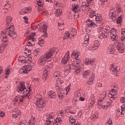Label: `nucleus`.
Here are the masks:
<instances>
[{"mask_svg": "<svg viewBox=\"0 0 125 125\" xmlns=\"http://www.w3.org/2000/svg\"><path fill=\"white\" fill-rule=\"evenodd\" d=\"M25 96H22L21 95H19L18 97H16L14 100V101L15 102H18L20 103L21 102H23V101H24V99H25Z\"/></svg>", "mask_w": 125, "mask_h": 125, "instance_id": "29", "label": "nucleus"}, {"mask_svg": "<svg viewBox=\"0 0 125 125\" xmlns=\"http://www.w3.org/2000/svg\"><path fill=\"white\" fill-rule=\"evenodd\" d=\"M69 32H66L65 33H64V36H63V39H68L69 38Z\"/></svg>", "mask_w": 125, "mask_h": 125, "instance_id": "43", "label": "nucleus"}, {"mask_svg": "<svg viewBox=\"0 0 125 125\" xmlns=\"http://www.w3.org/2000/svg\"><path fill=\"white\" fill-rule=\"evenodd\" d=\"M91 71L89 70H85L83 72V78H86L88 77L90 74H91Z\"/></svg>", "mask_w": 125, "mask_h": 125, "instance_id": "35", "label": "nucleus"}, {"mask_svg": "<svg viewBox=\"0 0 125 125\" xmlns=\"http://www.w3.org/2000/svg\"><path fill=\"white\" fill-rule=\"evenodd\" d=\"M122 21H123V20H122V16L119 17L117 19V24H120L121 22H122Z\"/></svg>", "mask_w": 125, "mask_h": 125, "instance_id": "45", "label": "nucleus"}, {"mask_svg": "<svg viewBox=\"0 0 125 125\" xmlns=\"http://www.w3.org/2000/svg\"><path fill=\"white\" fill-rule=\"evenodd\" d=\"M86 23L87 24V25H88L89 27H97L98 24H95V23L92 20H87V21H86Z\"/></svg>", "mask_w": 125, "mask_h": 125, "instance_id": "27", "label": "nucleus"}, {"mask_svg": "<svg viewBox=\"0 0 125 125\" xmlns=\"http://www.w3.org/2000/svg\"><path fill=\"white\" fill-rule=\"evenodd\" d=\"M69 122L71 123H74L76 122L75 119H74L72 116L69 117Z\"/></svg>", "mask_w": 125, "mask_h": 125, "instance_id": "47", "label": "nucleus"}, {"mask_svg": "<svg viewBox=\"0 0 125 125\" xmlns=\"http://www.w3.org/2000/svg\"><path fill=\"white\" fill-rule=\"evenodd\" d=\"M100 46V42L98 41H95L94 42V45H93V47L90 48V50H96V49H98V47Z\"/></svg>", "mask_w": 125, "mask_h": 125, "instance_id": "30", "label": "nucleus"}, {"mask_svg": "<svg viewBox=\"0 0 125 125\" xmlns=\"http://www.w3.org/2000/svg\"><path fill=\"white\" fill-rule=\"evenodd\" d=\"M64 21H62V22H59V29L60 30H62V26L63 25Z\"/></svg>", "mask_w": 125, "mask_h": 125, "instance_id": "46", "label": "nucleus"}, {"mask_svg": "<svg viewBox=\"0 0 125 125\" xmlns=\"http://www.w3.org/2000/svg\"><path fill=\"white\" fill-rule=\"evenodd\" d=\"M90 2H88V0L87 1V4L85 3V9L86 10L87 8H90Z\"/></svg>", "mask_w": 125, "mask_h": 125, "instance_id": "52", "label": "nucleus"}, {"mask_svg": "<svg viewBox=\"0 0 125 125\" xmlns=\"http://www.w3.org/2000/svg\"><path fill=\"white\" fill-rule=\"evenodd\" d=\"M79 101H85V98H83V97H80Z\"/></svg>", "mask_w": 125, "mask_h": 125, "instance_id": "62", "label": "nucleus"}, {"mask_svg": "<svg viewBox=\"0 0 125 125\" xmlns=\"http://www.w3.org/2000/svg\"><path fill=\"white\" fill-rule=\"evenodd\" d=\"M42 13L43 14H44V15L46 16H48V11H47L46 9H42Z\"/></svg>", "mask_w": 125, "mask_h": 125, "instance_id": "48", "label": "nucleus"}, {"mask_svg": "<svg viewBox=\"0 0 125 125\" xmlns=\"http://www.w3.org/2000/svg\"><path fill=\"white\" fill-rule=\"evenodd\" d=\"M106 123L107 124V125H112V121L111 120V119H109V120L106 122Z\"/></svg>", "mask_w": 125, "mask_h": 125, "instance_id": "54", "label": "nucleus"}, {"mask_svg": "<svg viewBox=\"0 0 125 125\" xmlns=\"http://www.w3.org/2000/svg\"><path fill=\"white\" fill-rule=\"evenodd\" d=\"M117 15V14L116 10H111L108 14V17L110 19V20H116Z\"/></svg>", "mask_w": 125, "mask_h": 125, "instance_id": "15", "label": "nucleus"}, {"mask_svg": "<svg viewBox=\"0 0 125 125\" xmlns=\"http://www.w3.org/2000/svg\"><path fill=\"white\" fill-rule=\"evenodd\" d=\"M95 101H94V100H90L89 102V106H94V105H95Z\"/></svg>", "mask_w": 125, "mask_h": 125, "instance_id": "42", "label": "nucleus"}, {"mask_svg": "<svg viewBox=\"0 0 125 125\" xmlns=\"http://www.w3.org/2000/svg\"><path fill=\"white\" fill-rule=\"evenodd\" d=\"M121 102L123 103V105L121 106V114L123 115L125 113V98L122 97L121 98Z\"/></svg>", "mask_w": 125, "mask_h": 125, "instance_id": "19", "label": "nucleus"}, {"mask_svg": "<svg viewBox=\"0 0 125 125\" xmlns=\"http://www.w3.org/2000/svg\"><path fill=\"white\" fill-rule=\"evenodd\" d=\"M14 111H15V113L12 116L13 118H14L16 120H17V118H18L20 116L21 114V112L17 108L15 109Z\"/></svg>", "mask_w": 125, "mask_h": 125, "instance_id": "20", "label": "nucleus"}, {"mask_svg": "<svg viewBox=\"0 0 125 125\" xmlns=\"http://www.w3.org/2000/svg\"><path fill=\"white\" fill-rule=\"evenodd\" d=\"M54 116L52 114H50L47 118L45 121V124L47 125H58L62 123V119L61 117H57L54 119Z\"/></svg>", "mask_w": 125, "mask_h": 125, "instance_id": "6", "label": "nucleus"}, {"mask_svg": "<svg viewBox=\"0 0 125 125\" xmlns=\"http://www.w3.org/2000/svg\"><path fill=\"white\" fill-rule=\"evenodd\" d=\"M44 37L43 36H42V37L40 38L39 39V42H38V44L39 46H43V44L44 43Z\"/></svg>", "mask_w": 125, "mask_h": 125, "instance_id": "34", "label": "nucleus"}, {"mask_svg": "<svg viewBox=\"0 0 125 125\" xmlns=\"http://www.w3.org/2000/svg\"><path fill=\"white\" fill-rule=\"evenodd\" d=\"M34 102L36 106L40 108L39 110L42 111L43 110V108L46 105V103L45 101L42 98V96L40 94L36 95L34 100Z\"/></svg>", "mask_w": 125, "mask_h": 125, "instance_id": "7", "label": "nucleus"}, {"mask_svg": "<svg viewBox=\"0 0 125 125\" xmlns=\"http://www.w3.org/2000/svg\"><path fill=\"white\" fill-rule=\"evenodd\" d=\"M116 48L120 53H124L125 52V47L123 44L118 43L117 45Z\"/></svg>", "mask_w": 125, "mask_h": 125, "instance_id": "17", "label": "nucleus"}, {"mask_svg": "<svg viewBox=\"0 0 125 125\" xmlns=\"http://www.w3.org/2000/svg\"><path fill=\"white\" fill-rule=\"evenodd\" d=\"M54 49H50L48 51L40 57L38 60V64L41 65H45L46 62H50L53 59V54H54Z\"/></svg>", "mask_w": 125, "mask_h": 125, "instance_id": "4", "label": "nucleus"}, {"mask_svg": "<svg viewBox=\"0 0 125 125\" xmlns=\"http://www.w3.org/2000/svg\"><path fill=\"white\" fill-rule=\"evenodd\" d=\"M95 75L94 73H92L89 79L87 82V84L91 85L93 82H94V79H95Z\"/></svg>", "mask_w": 125, "mask_h": 125, "instance_id": "31", "label": "nucleus"}, {"mask_svg": "<svg viewBox=\"0 0 125 125\" xmlns=\"http://www.w3.org/2000/svg\"><path fill=\"white\" fill-rule=\"evenodd\" d=\"M39 26H40V28H42V31L43 33H45L44 37L46 38L47 36V34L46 33L47 26L45 24H39Z\"/></svg>", "mask_w": 125, "mask_h": 125, "instance_id": "23", "label": "nucleus"}, {"mask_svg": "<svg viewBox=\"0 0 125 125\" xmlns=\"http://www.w3.org/2000/svg\"><path fill=\"white\" fill-rule=\"evenodd\" d=\"M32 69L31 65H24L23 66L20 70H19L20 74H28L29 72L31 71Z\"/></svg>", "mask_w": 125, "mask_h": 125, "instance_id": "12", "label": "nucleus"}, {"mask_svg": "<svg viewBox=\"0 0 125 125\" xmlns=\"http://www.w3.org/2000/svg\"><path fill=\"white\" fill-rule=\"evenodd\" d=\"M7 4H5L4 5L3 10H6V11H8V10L10 9V5L8 3V1H6Z\"/></svg>", "mask_w": 125, "mask_h": 125, "instance_id": "37", "label": "nucleus"}, {"mask_svg": "<svg viewBox=\"0 0 125 125\" xmlns=\"http://www.w3.org/2000/svg\"><path fill=\"white\" fill-rule=\"evenodd\" d=\"M97 31L100 34L99 38L101 39H103L104 38H107L108 36L111 37L112 41H115L116 39L117 35V29H112L109 30L108 29H104L100 27L97 29Z\"/></svg>", "mask_w": 125, "mask_h": 125, "instance_id": "3", "label": "nucleus"}, {"mask_svg": "<svg viewBox=\"0 0 125 125\" xmlns=\"http://www.w3.org/2000/svg\"><path fill=\"white\" fill-rule=\"evenodd\" d=\"M11 71V69L10 68H7V69L6 70L5 78H8V76L10 74Z\"/></svg>", "mask_w": 125, "mask_h": 125, "instance_id": "39", "label": "nucleus"}, {"mask_svg": "<svg viewBox=\"0 0 125 125\" xmlns=\"http://www.w3.org/2000/svg\"><path fill=\"white\" fill-rule=\"evenodd\" d=\"M0 117H4L5 116V113L3 112V111H1V112L0 113Z\"/></svg>", "mask_w": 125, "mask_h": 125, "instance_id": "59", "label": "nucleus"}, {"mask_svg": "<svg viewBox=\"0 0 125 125\" xmlns=\"http://www.w3.org/2000/svg\"><path fill=\"white\" fill-rule=\"evenodd\" d=\"M35 33H31L30 35V36L29 37V40H31V43H34V45L35 44V42H36V38H35Z\"/></svg>", "mask_w": 125, "mask_h": 125, "instance_id": "33", "label": "nucleus"}, {"mask_svg": "<svg viewBox=\"0 0 125 125\" xmlns=\"http://www.w3.org/2000/svg\"><path fill=\"white\" fill-rule=\"evenodd\" d=\"M118 86H114L113 89L110 90L109 92V94L108 95V97L111 99H115L117 98L118 95Z\"/></svg>", "mask_w": 125, "mask_h": 125, "instance_id": "10", "label": "nucleus"}, {"mask_svg": "<svg viewBox=\"0 0 125 125\" xmlns=\"http://www.w3.org/2000/svg\"><path fill=\"white\" fill-rule=\"evenodd\" d=\"M114 52H115V46L112 44H110L107 47V53L112 54Z\"/></svg>", "mask_w": 125, "mask_h": 125, "instance_id": "24", "label": "nucleus"}, {"mask_svg": "<svg viewBox=\"0 0 125 125\" xmlns=\"http://www.w3.org/2000/svg\"><path fill=\"white\" fill-rule=\"evenodd\" d=\"M28 58L24 57V56H20V57H18V61L22 63H27L28 62Z\"/></svg>", "mask_w": 125, "mask_h": 125, "instance_id": "21", "label": "nucleus"}, {"mask_svg": "<svg viewBox=\"0 0 125 125\" xmlns=\"http://www.w3.org/2000/svg\"><path fill=\"white\" fill-rule=\"evenodd\" d=\"M110 71L115 76H118L121 73V69L120 67H117L115 64H110Z\"/></svg>", "mask_w": 125, "mask_h": 125, "instance_id": "9", "label": "nucleus"}, {"mask_svg": "<svg viewBox=\"0 0 125 125\" xmlns=\"http://www.w3.org/2000/svg\"><path fill=\"white\" fill-rule=\"evenodd\" d=\"M23 20H24L25 23H26V24H28V18L27 17H24L23 18Z\"/></svg>", "mask_w": 125, "mask_h": 125, "instance_id": "55", "label": "nucleus"}, {"mask_svg": "<svg viewBox=\"0 0 125 125\" xmlns=\"http://www.w3.org/2000/svg\"><path fill=\"white\" fill-rule=\"evenodd\" d=\"M121 33H122V35H125V28L122 29Z\"/></svg>", "mask_w": 125, "mask_h": 125, "instance_id": "58", "label": "nucleus"}, {"mask_svg": "<svg viewBox=\"0 0 125 125\" xmlns=\"http://www.w3.org/2000/svg\"><path fill=\"white\" fill-rule=\"evenodd\" d=\"M54 77L55 78H62L60 77V71H56L55 72V73H54Z\"/></svg>", "mask_w": 125, "mask_h": 125, "instance_id": "44", "label": "nucleus"}, {"mask_svg": "<svg viewBox=\"0 0 125 125\" xmlns=\"http://www.w3.org/2000/svg\"><path fill=\"white\" fill-rule=\"evenodd\" d=\"M89 17H90L91 18H93V17H95V18H96V14H95V12H94V13H91L89 14Z\"/></svg>", "mask_w": 125, "mask_h": 125, "instance_id": "53", "label": "nucleus"}, {"mask_svg": "<svg viewBox=\"0 0 125 125\" xmlns=\"http://www.w3.org/2000/svg\"><path fill=\"white\" fill-rule=\"evenodd\" d=\"M97 86H98L99 87H102V86H103V85L102 84V83H97Z\"/></svg>", "mask_w": 125, "mask_h": 125, "instance_id": "63", "label": "nucleus"}, {"mask_svg": "<svg viewBox=\"0 0 125 125\" xmlns=\"http://www.w3.org/2000/svg\"><path fill=\"white\" fill-rule=\"evenodd\" d=\"M1 36L2 37V46L3 47H6L8 44L7 36H10L13 39H15L17 36L16 32L15 31L14 26H7L6 30L1 32Z\"/></svg>", "mask_w": 125, "mask_h": 125, "instance_id": "2", "label": "nucleus"}, {"mask_svg": "<svg viewBox=\"0 0 125 125\" xmlns=\"http://www.w3.org/2000/svg\"><path fill=\"white\" fill-rule=\"evenodd\" d=\"M107 92H104L99 97L98 100V107L100 109L103 108V109L106 110L109 105H113L116 104V101H115V99H113V100L110 99V102L107 103L106 104H104L103 105V101H104Z\"/></svg>", "mask_w": 125, "mask_h": 125, "instance_id": "5", "label": "nucleus"}, {"mask_svg": "<svg viewBox=\"0 0 125 125\" xmlns=\"http://www.w3.org/2000/svg\"><path fill=\"white\" fill-rule=\"evenodd\" d=\"M62 83H63L62 78H58L57 79L56 83V90L58 91V92H59V91H62V89L61 88V84Z\"/></svg>", "mask_w": 125, "mask_h": 125, "instance_id": "11", "label": "nucleus"}, {"mask_svg": "<svg viewBox=\"0 0 125 125\" xmlns=\"http://www.w3.org/2000/svg\"><path fill=\"white\" fill-rule=\"evenodd\" d=\"M37 3L39 6L41 7L42 6L43 2H42V0H39V1H38Z\"/></svg>", "mask_w": 125, "mask_h": 125, "instance_id": "51", "label": "nucleus"}, {"mask_svg": "<svg viewBox=\"0 0 125 125\" xmlns=\"http://www.w3.org/2000/svg\"><path fill=\"white\" fill-rule=\"evenodd\" d=\"M20 125H27V121L23 120L20 122Z\"/></svg>", "mask_w": 125, "mask_h": 125, "instance_id": "49", "label": "nucleus"}, {"mask_svg": "<svg viewBox=\"0 0 125 125\" xmlns=\"http://www.w3.org/2000/svg\"><path fill=\"white\" fill-rule=\"evenodd\" d=\"M81 7L83 8H85V7H86V3L85 2H82V5L81 6Z\"/></svg>", "mask_w": 125, "mask_h": 125, "instance_id": "60", "label": "nucleus"}, {"mask_svg": "<svg viewBox=\"0 0 125 125\" xmlns=\"http://www.w3.org/2000/svg\"><path fill=\"white\" fill-rule=\"evenodd\" d=\"M31 10V8H25L21 10V11H20L19 14L21 15L28 14L30 12Z\"/></svg>", "mask_w": 125, "mask_h": 125, "instance_id": "26", "label": "nucleus"}, {"mask_svg": "<svg viewBox=\"0 0 125 125\" xmlns=\"http://www.w3.org/2000/svg\"><path fill=\"white\" fill-rule=\"evenodd\" d=\"M17 91L19 93H22L24 94L23 96H25V98H29L28 96V94L30 93V88H29V90H27V87L25 85V83H21L20 85L18 86Z\"/></svg>", "mask_w": 125, "mask_h": 125, "instance_id": "8", "label": "nucleus"}, {"mask_svg": "<svg viewBox=\"0 0 125 125\" xmlns=\"http://www.w3.org/2000/svg\"><path fill=\"white\" fill-rule=\"evenodd\" d=\"M77 9V7H76L75 5H73L72 10L74 11H76Z\"/></svg>", "mask_w": 125, "mask_h": 125, "instance_id": "56", "label": "nucleus"}, {"mask_svg": "<svg viewBox=\"0 0 125 125\" xmlns=\"http://www.w3.org/2000/svg\"><path fill=\"white\" fill-rule=\"evenodd\" d=\"M122 11V8L120 7H117V12L118 13L121 12Z\"/></svg>", "mask_w": 125, "mask_h": 125, "instance_id": "57", "label": "nucleus"}, {"mask_svg": "<svg viewBox=\"0 0 125 125\" xmlns=\"http://www.w3.org/2000/svg\"><path fill=\"white\" fill-rule=\"evenodd\" d=\"M35 120L34 116H31V119L29 121V125H35Z\"/></svg>", "mask_w": 125, "mask_h": 125, "instance_id": "38", "label": "nucleus"}, {"mask_svg": "<svg viewBox=\"0 0 125 125\" xmlns=\"http://www.w3.org/2000/svg\"><path fill=\"white\" fill-rule=\"evenodd\" d=\"M48 96L50 99H51V98H56L57 97L56 93H55V92H53V91H49L48 92Z\"/></svg>", "mask_w": 125, "mask_h": 125, "instance_id": "32", "label": "nucleus"}, {"mask_svg": "<svg viewBox=\"0 0 125 125\" xmlns=\"http://www.w3.org/2000/svg\"><path fill=\"white\" fill-rule=\"evenodd\" d=\"M95 20L96 21L97 23H102L103 19L101 14H98L97 15H95Z\"/></svg>", "mask_w": 125, "mask_h": 125, "instance_id": "28", "label": "nucleus"}, {"mask_svg": "<svg viewBox=\"0 0 125 125\" xmlns=\"http://www.w3.org/2000/svg\"><path fill=\"white\" fill-rule=\"evenodd\" d=\"M88 41H89V35H86L84 38V41L83 42V46H86L87 44H88Z\"/></svg>", "mask_w": 125, "mask_h": 125, "instance_id": "36", "label": "nucleus"}, {"mask_svg": "<svg viewBox=\"0 0 125 125\" xmlns=\"http://www.w3.org/2000/svg\"><path fill=\"white\" fill-rule=\"evenodd\" d=\"M96 60L95 59H88L86 60V61L84 62V64L85 65H95Z\"/></svg>", "mask_w": 125, "mask_h": 125, "instance_id": "18", "label": "nucleus"}, {"mask_svg": "<svg viewBox=\"0 0 125 125\" xmlns=\"http://www.w3.org/2000/svg\"><path fill=\"white\" fill-rule=\"evenodd\" d=\"M65 95V92H64V91L62 90H62L59 91V92H58V98L61 101L63 99Z\"/></svg>", "mask_w": 125, "mask_h": 125, "instance_id": "22", "label": "nucleus"}, {"mask_svg": "<svg viewBox=\"0 0 125 125\" xmlns=\"http://www.w3.org/2000/svg\"><path fill=\"white\" fill-rule=\"evenodd\" d=\"M55 12L58 17H60L62 12V11L61 9H56Z\"/></svg>", "mask_w": 125, "mask_h": 125, "instance_id": "40", "label": "nucleus"}, {"mask_svg": "<svg viewBox=\"0 0 125 125\" xmlns=\"http://www.w3.org/2000/svg\"><path fill=\"white\" fill-rule=\"evenodd\" d=\"M71 87V84H69L68 86H67L66 88V95H67L68 92H69L70 89Z\"/></svg>", "mask_w": 125, "mask_h": 125, "instance_id": "50", "label": "nucleus"}, {"mask_svg": "<svg viewBox=\"0 0 125 125\" xmlns=\"http://www.w3.org/2000/svg\"><path fill=\"white\" fill-rule=\"evenodd\" d=\"M80 55L79 52H73L71 57L75 58V60H70L69 62L68 65L66 66L64 70V74L68 75L69 74L71 69H76V72L79 73L82 70V64H81L80 60H79V56Z\"/></svg>", "mask_w": 125, "mask_h": 125, "instance_id": "1", "label": "nucleus"}, {"mask_svg": "<svg viewBox=\"0 0 125 125\" xmlns=\"http://www.w3.org/2000/svg\"><path fill=\"white\" fill-rule=\"evenodd\" d=\"M69 51H67L64 57H63L62 61V63L65 64H66L70 58Z\"/></svg>", "mask_w": 125, "mask_h": 125, "instance_id": "16", "label": "nucleus"}, {"mask_svg": "<svg viewBox=\"0 0 125 125\" xmlns=\"http://www.w3.org/2000/svg\"><path fill=\"white\" fill-rule=\"evenodd\" d=\"M31 40H28L27 45H25V48H24V50L26 51L29 53L33 49L32 46H34V42H31Z\"/></svg>", "mask_w": 125, "mask_h": 125, "instance_id": "13", "label": "nucleus"}, {"mask_svg": "<svg viewBox=\"0 0 125 125\" xmlns=\"http://www.w3.org/2000/svg\"><path fill=\"white\" fill-rule=\"evenodd\" d=\"M41 52V48H37V49L36 50V53H39V52Z\"/></svg>", "mask_w": 125, "mask_h": 125, "instance_id": "64", "label": "nucleus"}, {"mask_svg": "<svg viewBox=\"0 0 125 125\" xmlns=\"http://www.w3.org/2000/svg\"><path fill=\"white\" fill-rule=\"evenodd\" d=\"M121 40L122 41V42L125 41V35H122Z\"/></svg>", "mask_w": 125, "mask_h": 125, "instance_id": "61", "label": "nucleus"}, {"mask_svg": "<svg viewBox=\"0 0 125 125\" xmlns=\"http://www.w3.org/2000/svg\"><path fill=\"white\" fill-rule=\"evenodd\" d=\"M50 68L48 65L45 66L43 71V74L42 75V80L44 82L47 79L48 75V71H49Z\"/></svg>", "mask_w": 125, "mask_h": 125, "instance_id": "14", "label": "nucleus"}, {"mask_svg": "<svg viewBox=\"0 0 125 125\" xmlns=\"http://www.w3.org/2000/svg\"><path fill=\"white\" fill-rule=\"evenodd\" d=\"M13 18L12 17H10V16H7L6 17V28L7 29V27L8 26H14V25H11L10 23L12 21Z\"/></svg>", "mask_w": 125, "mask_h": 125, "instance_id": "25", "label": "nucleus"}, {"mask_svg": "<svg viewBox=\"0 0 125 125\" xmlns=\"http://www.w3.org/2000/svg\"><path fill=\"white\" fill-rule=\"evenodd\" d=\"M77 30L73 28L71 29V35L74 36H75V35L77 34Z\"/></svg>", "mask_w": 125, "mask_h": 125, "instance_id": "41", "label": "nucleus"}]
</instances>
